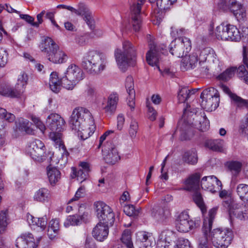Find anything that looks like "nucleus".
I'll use <instances>...</instances> for the list:
<instances>
[{"label": "nucleus", "mask_w": 248, "mask_h": 248, "mask_svg": "<svg viewBox=\"0 0 248 248\" xmlns=\"http://www.w3.org/2000/svg\"><path fill=\"white\" fill-rule=\"evenodd\" d=\"M179 43H182L183 49L185 50V54L190 51L191 47L190 40L186 37H182L178 39Z\"/></svg>", "instance_id": "obj_54"}, {"label": "nucleus", "mask_w": 248, "mask_h": 248, "mask_svg": "<svg viewBox=\"0 0 248 248\" xmlns=\"http://www.w3.org/2000/svg\"><path fill=\"white\" fill-rule=\"evenodd\" d=\"M125 121L124 117L122 114H120L117 117V128L119 130L122 129Z\"/></svg>", "instance_id": "obj_63"}, {"label": "nucleus", "mask_w": 248, "mask_h": 248, "mask_svg": "<svg viewBox=\"0 0 248 248\" xmlns=\"http://www.w3.org/2000/svg\"><path fill=\"white\" fill-rule=\"evenodd\" d=\"M236 193L240 199L244 203H248V185L239 184L236 187Z\"/></svg>", "instance_id": "obj_37"}, {"label": "nucleus", "mask_w": 248, "mask_h": 248, "mask_svg": "<svg viewBox=\"0 0 248 248\" xmlns=\"http://www.w3.org/2000/svg\"><path fill=\"white\" fill-rule=\"evenodd\" d=\"M7 211L6 210L1 211L0 212V233L3 232L7 226Z\"/></svg>", "instance_id": "obj_53"}, {"label": "nucleus", "mask_w": 248, "mask_h": 248, "mask_svg": "<svg viewBox=\"0 0 248 248\" xmlns=\"http://www.w3.org/2000/svg\"><path fill=\"white\" fill-rule=\"evenodd\" d=\"M121 240L123 244L127 248H134L132 241L131 231L129 230H125L124 231Z\"/></svg>", "instance_id": "obj_40"}, {"label": "nucleus", "mask_w": 248, "mask_h": 248, "mask_svg": "<svg viewBox=\"0 0 248 248\" xmlns=\"http://www.w3.org/2000/svg\"><path fill=\"white\" fill-rule=\"evenodd\" d=\"M44 145L40 140H36L31 142L27 149L28 154L35 161L42 162L46 159L44 155Z\"/></svg>", "instance_id": "obj_16"}, {"label": "nucleus", "mask_w": 248, "mask_h": 248, "mask_svg": "<svg viewBox=\"0 0 248 248\" xmlns=\"http://www.w3.org/2000/svg\"><path fill=\"white\" fill-rule=\"evenodd\" d=\"M67 78L72 80L79 81L84 78V73L82 70L78 66L71 64L68 66L65 73Z\"/></svg>", "instance_id": "obj_24"}, {"label": "nucleus", "mask_w": 248, "mask_h": 248, "mask_svg": "<svg viewBox=\"0 0 248 248\" xmlns=\"http://www.w3.org/2000/svg\"><path fill=\"white\" fill-rule=\"evenodd\" d=\"M69 124L72 130L78 132V136L83 140L90 137L95 129L92 114L87 109L82 107L73 110Z\"/></svg>", "instance_id": "obj_1"}, {"label": "nucleus", "mask_w": 248, "mask_h": 248, "mask_svg": "<svg viewBox=\"0 0 248 248\" xmlns=\"http://www.w3.org/2000/svg\"><path fill=\"white\" fill-rule=\"evenodd\" d=\"M190 90L186 87H183L179 90L178 94V99L180 103H184L190 96Z\"/></svg>", "instance_id": "obj_47"}, {"label": "nucleus", "mask_w": 248, "mask_h": 248, "mask_svg": "<svg viewBox=\"0 0 248 248\" xmlns=\"http://www.w3.org/2000/svg\"><path fill=\"white\" fill-rule=\"evenodd\" d=\"M85 193V187L81 186L80 187L77 191L76 192L75 196L72 198L69 202L68 203H71L73 201H76L78 200L80 198L83 197V195Z\"/></svg>", "instance_id": "obj_59"}, {"label": "nucleus", "mask_w": 248, "mask_h": 248, "mask_svg": "<svg viewBox=\"0 0 248 248\" xmlns=\"http://www.w3.org/2000/svg\"><path fill=\"white\" fill-rule=\"evenodd\" d=\"M235 67H232L226 70L224 72L219 75L217 78L223 81H228L232 78L235 72Z\"/></svg>", "instance_id": "obj_43"}, {"label": "nucleus", "mask_w": 248, "mask_h": 248, "mask_svg": "<svg viewBox=\"0 0 248 248\" xmlns=\"http://www.w3.org/2000/svg\"><path fill=\"white\" fill-rule=\"evenodd\" d=\"M209 237L215 247L227 248L233 238V233L230 229L219 228L211 230Z\"/></svg>", "instance_id": "obj_6"}, {"label": "nucleus", "mask_w": 248, "mask_h": 248, "mask_svg": "<svg viewBox=\"0 0 248 248\" xmlns=\"http://www.w3.org/2000/svg\"><path fill=\"white\" fill-rule=\"evenodd\" d=\"M201 220L196 219L195 220L189 219L187 212H182L178 216L176 220L177 230L182 232H187L189 231L197 228L200 225Z\"/></svg>", "instance_id": "obj_12"}, {"label": "nucleus", "mask_w": 248, "mask_h": 248, "mask_svg": "<svg viewBox=\"0 0 248 248\" xmlns=\"http://www.w3.org/2000/svg\"><path fill=\"white\" fill-rule=\"evenodd\" d=\"M124 212L129 217L137 218L140 214V209H136L133 205H127L124 206Z\"/></svg>", "instance_id": "obj_42"}, {"label": "nucleus", "mask_w": 248, "mask_h": 248, "mask_svg": "<svg viewBox=\"0 0 248 248\" xmlns=\"http://www.w3.org/2000/svg\"><path fill=\"white\" fill-rule=\"evenodd\" d=\"M170 53L177 57H183L185 53V50L183 49L181 43L179 41L176 42V40L173 41L169 46Z\"/></svg>", "instance_id": "obj_29"}, {"label": "nucleus", "mask_w": 248, "mask_h": 248, "mask_svg": "<svg viewBox=\"0 0 248 248\" xmlns=\"http://www.w3.org/2000/svg\"><path fill=\"white\" fill-rule=\"evenodd\" d=\"M140 3L133 4L130 8L131 23L135 31H140L142 24L141 8L145 0H139Z\"/></svg>", "instance_id": "obj_17"}, {"label": "nucleus", "mask_w": 248, "mask_h": 248, "mask_svg": "<svg viewBox=\"0 0 248 248\" xmlns=\"http://www.w3.org/2000/svg\"><path fill=\"white\" fill-rule=\"evenodd\" d=\"M176 0H157L156 6L159 10H166L169 9Z\"/></svg>", "instance_id": "obj_48"}, {"label": "nucleus", "mask_w": 248, "mask_h": 248, "mask_svg": "<svg viewBox=\"0 0 248 248\" xmlns=\"http://www.w3.org/2000/svg\"><path fill=\"white\" fill-rule=\"evenodd\" d=\"M49 195V191L47 189L42 188L36 192L34 199L37 201L44 202L48 201Z\"/></svg>", "instance_id": "obj_41"}, {"label": "nucleus", "mask_w": 248, "mask_h": 248, "mask_svg": "<svg viewBox=\"0 0 248 248\" xmlns=\"http://www.w3.org/2000/svg\"><path fill=\"white\" fill-rule=\"evenodd\" d=\"M217 207H214L210 209L208 213V217L204 218L203 222L202 231L203 233L198 238V248H209L208 242V234L210 233L213 220L217 214Z\"/></svg>", "instance_id": "obj_10"}, {"label": "nucleus", "mask_w": 248, "mask_h": 248, "mask_svg": "<svg viewBox=\"0 0 248 248\" xmlns=\"http://www.w3.org/2000/svg\"><path fill=\"white\" fill-rule=\"evenodd\" d=\"M190 127L182 121H179L178 123L177 130L179 129L181 131V140H187L189 139Z\"/></svg>", "instance_id": "obj_39"}, {"label": "nucleus", "mask_w": 248, "mask_h": 248, "mask_svg": "<svg viewBox=\"0 0 248 248\" xmlns=\"http://www.w3.org/2000/svg\"><path fill=\"white\" fill-rule=\"evenodd\" d=\"M16 246L18 248H36L37 247L33 235L31 233H23L17 237Z\"/></svg>", "instance_id": "obj_18"}, {"label": "nucleus", "mask_w": 248, "mask_h": 248, "mask_svg": "<svg viewBox=\"0 0 248 248\" xmlns=\"http://www.w3.org/2000/svg\"><path fill=\"white\" fill-rule=\"evenodd\" d=\"M123 51L117 48L115 51V57L120 69L125 72L129 66L135 64L136 49L133 44L128 41L123 43Z\"/></svg>", "instance_id": "obj_2"}, {"label": "nucleus", "mask_w": 248, "mask_h": 248, "mask_svg": "<svg viewBox=\"0 0 248 248\" xmlns=\"http://www.w3.org/2000/svg\"><path fill=\"white\" fill-rule=\"evenodd\" d=\"M201 107L206 111H212L219 106V94L217 90L214 87H209L204 90L201 94Z\"/></svg>", "instance_id": "obj_7"}, {"label": "nucleus", "mask_w": 248, "mask_h": 248, "mask_svg": "<svg viewBox=\"0 0 248 248\" xmlns=\"http://www.w3.org/2000/svg\"><path fill=\"white\" fill-rule=\"evenodd\" d=\"M59 221L58 220L52 219L50 221L48 226L47 233L48 235L52 236V232L57 233L59 230Z\"/></svg>", "instance_id": "obj_49"}, {"label": "nucleus", "mask_w": 248, "mask_h": 248, "mask_svg": "<svg viewBox=\"0 0 248 248\" xmlns=\"http://www.w3.org/2000/svg\"><path fill=\"white\" fill-rule=\"evenodd\" d=\"M28 80L27 74L23 72L18 76L15 87L6 82L0 83V94L11 98H19L24 92Z\"/></svg>", "instance_id": "obj_5"}, {"label": "nucleus", "mask_w": 248, "mask_h": 248, "mask_svg": "<svg viewBox=\"0 0 248 248\" xmlns=\"http://www.w3.org/2000/svg\"><path fill=\"white\" fill-rule=\"evenodd\" d=\"M84 214L83 215H73L67 217V220L72 225H78L81 223L84 218Z\"/></svg>", "instance_id": "obj_51"}, {"label": "nucleus", "mask_w": 248, "mask_h": 248, "mask_svg": "<svg viewBox=\"0 0 248 248\" xmlns=\"http://www.w3.org/2000/svg\"><path fill=\"white\" fill-rule=\"evenodd\" d=\"M198 60V55L196 54L193 53L188 56L186 54L181 60V70L186 71L189 69H194L197 65Z\"/></svg>", "instance_id": "obj_23"}, {"label": "nucleus", "mask_w": 248, "mask_h": 248, "mask_svg": "<svg viewBox=\"0 0 248 248\" xmlns=\"http://www.w3.org/2000/svg\"><path fill=\"white\" fill-rule=\"evenodd\" d=\"M235 68V72H236L238 77L239 78H242L245 75L247 74V73H248L246 70L245 66L243 65H240L237 68Z\"/></svg>", "instance_id": "obj_62"}, {"label": "nucleus", "mask_w": 248, "mask_h": 248, "mask_svg": "<svg viewBox=\"0 0 248 248\" xmlns=\"http://www.w3.org/2000/svg\"><path fill=\"white\" fill-rule=\"evenodd\" d=\"M183 161L188 164L194 165L198 162V156L195 150L188 151L184 153L182 157Z\"/></svg>", "instance_id": "obj_38"}, {"label": "nucleus", "mask_w": 248, "mask_h": 248, "mask_svg": "<svg viewBox=\"0 0 248 248\" xmlns=\"http://www.w3.org/2000/svg\"><path fill=\"white\" fill-rule=\"evenodd\" d=\"M219 6L223 11L232 13L239 22L244 21L246 18L245 6L236 0H222Z\"/></svg>", "instance_id": "obj_8"}, {"label": "nucleus", "mask_w": 248, "mask_h": 248, "mask_svg": "<svg viewBox=\"0 0 248 248\" xmlns=\"http://www.w3.org/2000/svg\"><path fill=\"white\" fill-rule=\"evenodd\" d=\"M192 198L194 202L200 208L203 215L206 212V207L203 202V199L200 190L192 191Z\"/></svg>", "instance_id": "obj_33"}, {"label": "nucleus", "mask_w": 248, "mask_h": 248, "mask_svg": "<svg viewBox=\"0 0 248 248\" xmlns=\"http://www.w3.org/2000/svg\"><path fill=\"white\" fill-rule=\"evenodd\" d=\"M107 63L106 57L102 53L96 51L89 52L83 59L82 68L91 74H98L103 71Z\"/></svg>", "instance_id": "obj_3"}, {"label": "nucleus", "mask_w": 248, "mask_h": 248, "mask_svg": "<svg viewBox=\"0 0 248 248\" xmlns=\"http://www.w3.org/2000/svg\"><path fill=\"white\" fill-rule=\"evenodd\" d=\"M78 82L76 80L73 81L69 78H67L66 75L64 77H62L61 78V86H62L63 88L67 90H73Z\"/></svg>", "instance_id": "obj_45"}, {"label": "nucleus", "mask_w": 248, "mask_h": 248, "mask_svg": "<svg viewBox=\"0 0 248 248\" xmlns=\"http://www.w3.org/2000/svg\"><path fill=\"white\" fill-rule=\"evenodd\" d=\"M0 119H4L8 122L11 123L15 120V116L13 114L7 112L5 109L0 108Z\"/></svg>", "instance_id": "obj_50"}, {"label": "nucleus", "mask_w": 248, "mask_h": 248, "mask_svg": "<svg viewBox=\"0 0 248 248\" xmlns=\"http://www.w3.org/2000/svg\"><path fill=\"white\" fill-rule=\"evenodd\" d=\"M59 136V134H52L50 138L55 142L56 148H59V150L61 151L62 160L66 162L69 154Z\"/></svg>", "instance_id": "obj_27"}, {"label": "nucleus", "mask_w": 248, "mask_h": 248, "mask_svg": "<svg viewBox=\"0 0 248 248\" xmlns=\"http://www.w3.org/2000/svg\"><path fill=\"white\" fill-rule=\"evenodd\" d=\"M47 174L49 183L52 185L56 184L61 177L60 171L56 167H47Z\"/></svg>", "instance_id": "obj_31"}, {"label": "nucleus", "mask_w": 248, "mask_h": 248, "mask_svg": "<svg viewBox=\"0 0 248 248\" xmlns=\"http://www.w3.org/2000/svg\"><path fill=\"white\" fill-rule=\"evenodd\" d=\"M214 54V50L210 47H206L202 49L199 56V60L205 62L208 58H211Z\"/></svg>", "instance_id": "obj_46"}, {"label": "nucleus", "mask_w": 248, "mask_h": 248, "mask_svg": "<svg viewBox=\"0 0 248 248\" xmlns=\"http://www.w3.org/2000/svg\"><path fill=\"white\" fill-rule=\"evenodd\" d=\"M118 100V95L117 93L111 94L108 98L107 105L104 108L105 112L109 114L114 113L116 109Z\"/></svg>", "instance_id": "obj_28"}, {"label": "nucleus", "mask_w": 248, "mask_h": 248, "mask_svg": "<svg viewBox=\"0 0 248 248\" xmlns=\"http://www.w3.org/2000/svg\"><path fill=\"white\" fill-rule=\"evenodd\" d=\"M147 38L149 42V50L146 53V61L150 65L157 66L161 59V54L164 53L162 52L164 48L157 46L153 42L151 35H147Z\"/></svg>", "instance_id": "obj_13"}, {"label": "nucleus", "mask_w": 248, "mask_h": 248, "mask_svg": "<svg viewBox=\"0 0 248 248\" xmlns=\"http://www.w3.org/2000/svg\"><path fill=\"white\" fill-rule=\"evenodd\" d=\"M231 99L238 108H248V100H245L237 94H232Z\"/></svg>", "instance_id": "obj_44"}, {"label": "nucleus", "mask_w": 248, "mask_h": 248, "mask_svg": "<svg viewBox=\"0 0 248 248\" xmlns=\"http://www.w3.org/2000/svg\"><path fill=\"white\" fill-rule=\"evenodd\" d=\"M29 121L28 120H23L22 123H20L19 128L22 131L25 132L28 134H31L33 130L29 126H28Z\"/></svg>", "instance_id": "obj_58"}, {"label": "nucleus", "mask_w": 248, "mask_h": 248, "mask_svg": "<svg viewBox=\"0 0 248 248\" xmlns=\"http://www.w3.org/2000/svg\"><path fill=\"white\" fill-rule=\"evenodd\" d=\"M109 227L110 226L99 222L93 229V236L98 241H104L108 237Z\"/></svg>", "instance_id": "obj_22"}, {"label": "nucleus", "mask_w": 248, "mask_h": 248, "mask_svg": "<svg viewBox=\"0 0 248 248\" xmlns=\"http://www.w3.org/2000/svg\"><path fill=\"white\" fill-rule=\"evenodd\" d=\"M138 128V123L135 120H132L129 129V134L132 139L136 137Z\"/></svg>", "instance_id": "obj_52"}, {"label": "nucleus", "mask_w": 248, "mask_h": 248, "mask_svg": "<svg viewBox=\"0 0 248 248\" xmlns=\"http://www.w3.org/2000/svg\"><path fill=\"white\" fill-rule=\"evenodd\" d=\"M95 206L99 222L112 226L114 222L115 215L111 208L102 202H96Z\"/></svg>", "instance_id": "obj_11"}, {"label": "nucleus", "mask_w": 248, "mask_h": 248, "mask_svg": "<svg viewBox=\"0 0 248 248\" xmlns=\"http://www.w3.org/2000/svg\"><path fill=\"white\" fill-rule=\"evenodd\" d=\"M41 50L46 53L47 59L54 63H62L66 62V54L60 49L59 46L52 38L46 37L40 46Z\"/></svg>", "instance_id": "obj_4"}, {"label": "nucleus", "mask_w": 248, "mask_h": 248, "mask_svg": "<svg viewBox=\"0 0 248 248\" xmlns=\"http://www.w3.org/2000/svg\"><path fill=\"white\" fill-rule=\"evenodd\" d=\"M78 15L83 16L87 25L91 29L94 28V21L91 12L88 7L83 3H80L78 6V9L74 8L72 11Z\"/></svg>", "instance_id": "obj_19"}, {"label": "nucleus", "mask_w": 248, "mask_h": 248, "mask_svg": "<svg viewBox=\"0 0 248 248\" xmlns=\"http://www.w3.org/2000/svg\"><path fill=\"white\" fill-rule=\"evenodd\" d=\"M8 54L6 50L0 49V67H3L8 62Z\"/></svg>", "instance_id": "obj_56"}, {"label": "nucleus", "mask_w": 248, "mask_h": 248, "mask_svg": "<svg viewBox=\"0 0 248 248\" xmlns=\"http://www.w3.org/2000/svg\"><path fill=\"white\" fill-rule=\"evenodd\" d=\"M154 244L149 233L141 231L136 233V245L139 248H152Z\"/></svg>", "instance_id": "obj_20"}, {"label": "nucleus", "mask_w": 248, "mask_h": 248, "mask_svg": "<svg viewBox=\"0 0 248 248\" xmlns=\"http://www.w3.org/2000/svg\"><path fill=\"white\" fill-rule=\"evenodd\" d=\"M242 164L238 161H232L229 165L230 170L232 171L234 175H237L241 171Z\"/></svg>", "instance_id": "obj_55"}, {"label": "nucleus", "mask_w": 248, "mask_h": 248, "mask_svg": "<svg viewBox=\"0 0 248 248\" xmlns=\"http://www.w3.org/2000/svg\"><path fill=\"white\" fill-rule=\"evenodd\" d=\"M176 237L175 233L169 230L163 231L160 234L158 240L172 246L175 242Z\"/></svg>", "instance_id": "obj_30"}, {"label": "nucleus", "mask_w": 248, "mask_h": 248, "mask_svg": "<svg viewBox=\"0 0 248 248\" xmlns=\"http://www.w3.org/2000/svg\"><path fill=\"white\" fill-rule=\"evenodd\" d=\"M218 40L238 41L241 38L239 31L236 26L230 24L222 23L217 26L215 31Z\"/></svg>", "instance_id": "obj_9"}, {"label": "nucleus", "mask_w": 248, "mask_h": 248, "mask_svg": "<svg viewBox=\"0 0 248 248\" xmlns=\"http://www.w3.org/2000/svg\"><path fill=\"white\" fill-rule=\"evenodd\" d=\"M31 120L36 126L39 128L42 132H44L46 130V126L40 120V119L35 116H31Z\"/></svg>", "instance_id": "obj_57"}, {"label": "nucleus", "mask_w": 248, "mask_h": 248, "mask_svg": "<svg viewBox=\"0 0 248 248\" xmlns=\"http://www.w3.org/2000/svg\"><path fill=\"white\" fill-rule=\"evenodd\" d=\"M194 124L196 128L200 131L204 132L206 131L209 127V122L205 118L201 115L196 116V120L193 118Z\"/></svg>", "instance_id": "obj_35"}, {"label": "nucleus", "mask_w": 248, "mask_h": 248, "mask_svg": "<svg viewBox=\"0 0 248 248\" xmlns=\"http://www.w3.org/2000/svg\"><path fill=\"white\" fill-rule=\"evenodd\" d=\"M62 84L57 72H53L50 75L49 87L52 91L58 93L61 89Z\"/></svg>", "instance_id": "obj_34"}, {"label": "nucleus", "mask_w": 248, "mask_h": 248, "mask_svg": "<svg viewBox=\"0 0 248 248\" xmlns=\"http://www.w3.org/2000/svg\"><path fill=\"white\" fill-rule=\"evenodd\" d=\"M223 140L220 139L207 140L205 142V146L216 152H221L222 150Z\"/></svg>", "instance_id": "obj_36"}, {"label": "nucleus", "mask_w": 248, "mask_h": 248, "mask_svg": "<svg viewBox=\"0 0 248 248\" xmlns=\"http://www.w3.org/2000/svg\"><path fill=\"white\" fill-rule=\"evenodd\" d=\"M102 151L104 159L108 164H114L120 159L118 151L111 141H108L103 146Z\"/></svg>", "instance_id": "obj_15"}, {"label": "nucleus", "mask_w": 248, "mask_h": 248, "mask_svg": "<svg viewBox=\"0 0 248 248\" xmlns=\"http://www.w3.org/2000/svg\"><path fill=\"white\" fill-rule=\"evenodd\" d=\"M181 248H192L189 241L184 238L178 239L176 242Z\"/></svg>", "instance_id": "obj_60"}, {"label": "nucleus", "mask_w": 248, "mask_h": 248, "mask_svg": "<svg viewBox=\"0 0 248 248\" xmlns=\"http://www.w3.org/2000/svg\"><path fill=\"white\" fill-rule=\"evenodd\" d=\"M47 126L52 131L55 132L51 133L52 134H59L60 137V133L64 127L65 121L60 115L57 113H52L50 114L46 119Z\"/></svg>", "instance_id": "obj_14"}, {"label": "nucleus", "mask_w": 248, "mask_h": 248, "mask_svg": "<svg viewBox=\"0 0 248 248\" xmlns=\"http://www.w3.org/2000/svg\"><path fill=\"white\" fill-rule=\"evenodd\" d=\"M214 175L203 177L201 181L202 188L204 190H209L213 193L217 192V190L214 186L213 182H215Z\"/></svg>", "instance_id": "obj_32"}, {"label": "nucleus", "mask_w": 248, "mask_h": 248, "mask_svg": "<svg viewBox=\"0 0 248 248\" xmlns=\"http://www.w3.org/2000/svg\"><path fill=\"white\" fill-rule=\"evenodd\" d=\"M200 178L201 175L198 173L190 175L185 182V187L184 189L191 192L200 190Z\"/></svg>", "instance_id": "obj_25"}, {"label": "nucleus", "mask_w": 248, "mask_h": 248, "mask_svg": "<svg viewBox=\"0 0 248 248\" xmlns=\"http://www.w3.org/2000/svg\"><path fill=\"white\" fill-rule=\"evenodd\" d=\"M152 216L158 221L164 222L170 216V210L167 207H156L154 208Z\"/></svg>", "instance_id": "obj_26"}, {"label": "nucleus", "mask_w": 248, "mask_h": 248, "mask_svg": "<svg viewBox=\"0 0 248 248\" xmlns=\"http://www.w3.org/2000/svg\"><path fill=\"white\" fill-rule=\"evenodd\" d=\"M243 62L248 68V47L245 46L243 47Z\"/></svg>", "instance_id": "obj_64"}, {"label": "nucleus", "mask_w": 248, "mask_h": 248, "mask_svg": "<svg viewBox=\"0 0 248 248\" xmlns=\"http://www.w3.org/2000/svg\"><path fill=\"white\" fill-rule=\"evenodd\" d=\"M125 86L128 94L127 105L131 110H133L135 108V91L134 89V80L131 76H128L126 78Z\"/></svg>", "instance_id": "obj_21"}, {"label": "nucleus", "mask_w": 248, "mask_h": 248, "mask_svg": "<svg viewBox=\"0 0 248 248\" xmlns=\"http://www.w3.org/2000/svg\"><path fill=\"white\" fill-rule=\"evenodd\" d=\"M85 248H97L94 240L91 237H87L85 243Z\"/></svg>", "instance_id": "obj_61"}]
</instances>
